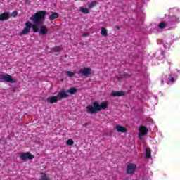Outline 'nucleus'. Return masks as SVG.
<instances>
[{"instance_id":"obj_20","label":"nucleus","mask_w":180,"mask_h":180,"mask_svg":"<svg viewBox=\"0 0 180 180\" xmlns=\"http://www.w3.org/2000/svg\"><path fill=\"white\" fill-rule=\"evenodd\" d=\"M158 27L162 30L164 29L165 27H167V23H165V21H162L159 23V25Z\"/></svg>"},{"instance_id":"obj_11","label":"nucleus","mask_w":180,"mask_h":180,"mask_svg":"<svg viewBox=\"0 0 180 180\" xmlns=\"http://www.w3.org/2000/svg\"><path fill=\"white\" fill-rule=\"evenodd\" d=\"M39 33L41 34V36H46L49 33V29H47V27L44 25H41Z\"/></svg>"},{"instance_id":"obj_8","label":"nucleus","mask_w":180,"mask_h":180,"mask_svg":"<svg viewBox=\"0 0 180 180\" xmlns=\"http://www.w3.org/2000/svg\"><path fill=\"white\" fill-rule=\"evenodd\" d=\"M179 22H180V17H178L176 15H172L171 17H169L167 25L169 26H172V25H174V23H179Z\"/></svg>"},{"instance_id":"obj_22","label":"nucleus","mask_w":180,"mask_h":180,"mask_svg":"<svg viewBox=\"0 0 180 180\" xmlns=\"http://www.w3.org/2000/svg\"><path fill=\"white\" fill-rule=\"evenodd\" d=\"M131 75H129L128 73H124L123 75H121L120 78H131Z\"/></svg>"},{"instance_id":"obj_12","label":"nucleus","mask_w":180,"mask_h":180,"mask_svg":"<svg viewBox=\"0 0 180 180\" xmlns=\"http://www.w3.org/2000/svg\"><path fill=\"white\" fill-rule=\"evenodd\" d=\"M9 20V13L4 12L2 14H0V22H4V20Z\"/></svg>"},{"instance_id":"obj_9","label":"nucleus","mask_w":180,"mask_h":180,"mask_svg":"<svg viewBox=\"0 0 180 180\" xmlns=\"http://www.w3.org/2000/svg\"><path fill=\"white\" fill-rule=\"evenodd\" d=\"M147 133H148V129H147L146 126H141L139 127V134H138L140 140H141V137H143V136H146Z\"/></svg>"},{"instance_id":"obj_24","label":"nucleus","mask_w":180,"mask_h":180,"mask_svg":"<svg viewBox=\"0 0 180 180\" xmlns=\"http://www.w3.org/2000/svg\"><path fill=\"white\" fill-rule=\"evenodd\" d=\"M66 144L67 146H72L74 144V141L70 139L67 141Z\"/></svg>"},{"instance_id":"obj_18","label":"nucleus","mask_w":180,"mask_h":180,"mask_svg":"<svg viewBox=\"0 0 180 180\" xmlns=\"http://www.w3.org/2000/svg\"><path fill=\"white\" fill-rule=\"evenodd\" d=\"M101 34L104 37H108V30H106V28H105V27H102V28H101Z\"/></svg>"},{"instance_id":"obj_1","label":"nucleus","mask_w":180,"mask_h":180,"mask_svg":"<svg viewBox=\"0 0 180 180\" xmlns=\"http://www.w3.org/2000/svg\"><path fill=\"white\" fill-rule=\"evenodd\" d=\"M46 11H39L32 15L30 19L34 25H32V22L30 21H27L25 22V27L19 34L20 36H25V34H27V33L30 32V29H32V32H34V33H37V32H39V27H37V26L44 25V19H46Z\"/></svg>"},{"instance_id":"obj_5","label":"nucleus","mask_w":180,"mask_h":180,"mask_svg":"<svg viewBox=\"0 0 180 180\" xmlns=\"http://www.w3.org/2000/svg\"><path fill=\"white\" fill-rule=\"evenodd\" d=\"M0 79L6 81V82H10V84H15L16 80H14L12 76L10 75H0Z\"/></svg>"},{"instance_id":"obj_13","label":"nucleus","mask_w":180,"mask_h":180,"mask_svg":"<svg viewBox=\"0 0 180 180\" xmlns=\"http://www.w3.org/2000/svg\"><path fill=\"white\" fill-rule=\"evenodd\" d=\"M126 95V93L123 91H114L111 93V96H124Z\"/></svg>"},{"instance_id":"obj_28","label":"nucleus","mask_w":180,"mask_h":180,"mask_svg":"<svg viewBox=\"0 0 180 180\" xmlns=\"http://www.w3.org/2000/svg\"><path fill=\"white\" fill-rule=\"evenodd\" d=\"M13 16L14 18H16V16H18V13H16V12H13Z\"/></svg>"},{"instance_id":"obj_4","label":"nucleus","mask_w":180,"mask_h":180,"mask_svg":"<svg viewBox=\"0 0 180 180\" xmlns=\"http://www.w3.org/2000/svg\"><path fill=\"white\" fill-rule=\"evenodd\" d=\"M78 74H80L82 77H88L92 74V69L88 67L82 68L79 69Z\"/></svg>"},{"instance_id":"obj_16","label":"nucleus","mask_w":180,"mask_h":180,"mask_svg":"<svg viewBox=\"0 0 180 180\" xmlns=\"http://www.w3.org/2000/svg\"><path fill=\"white\" fill-rule=\"evenodd\" d=\"M41 180H50V177L46 173H41Z\"/></svg>"},{"instance_id":"obj_7","label":"nucleus","mask_w":180,"mask_h":180,"mask_svg":"<svg viewBox=\"0 0 180 180\" xmlns=\"http://www.w3.org/2000/svg\"><path fill=\"white\" fill-rule=\"evenodd\" d=\"M20 160L22 161H26V160H33L34 158V155H33L30 152H27V153H22L20 155Z\"/></svg>"},{"instance_id":"obj_29","label":"nucleus","mask_w":180,"mask_h":180,"mask_svg":"<svg viewBox=\"0 0 180 180\" xmlns=\"http://www.w3.org/2000/svg\"><path fill=\"white\" fill-rule=\"evenodd\" d=\"M115 29H117V30H120V26L116 25Z\"/></svg>"},{"instance_id":"obj_2","label":"nucleus","mask_w":180,"mask_h":180,"mask_svg":"<svg viewBox=\"0 0 180 180\" xmlns=\"http://www.w3.org/2000/svg\"><path fill=\"white\" fill-rule=\"evenodd\" d=\"M108 108V103L107 102H101L100 104L99 103L94 101L93 102L92 105H89L86 107V111L87 113L90 115H95L98 113V112H101V110H104Z\"/></svg>"},{"instance_id":"obj_21","label":"nucleus","mask_w":180,"mask_h":180,"mask_svg":"<svg viewBox=\"0 0 180 180\" xmlns=\"http://www.w3.org/2000/svg\"><path fill=\"white\" fill-rule=\"evenodd\" d=\"M52 50L54 51V53H60L63 49L60 46H55L52 49Z\"/></svg>"},{"instance_id":"obj_10","label":"nucleus","mask_w":180,"mask_h":180,"mask_svg":"<svg viewBox=\"0 0 180 180\" xmlns=\"http://www.w3.org/2000/svg\"><path fill=\"white\" fill-rule=\"evenodd\" d=\"M46 101L51 104L57 103L58 102V96H53L51 97H48L46 98Z\"/></svg>"},{"instance_id":"obj_14","label":"nucleus","mask_w":180,"mask_h":180,"mask_svg":"<svg viewBox=\"0 0 180 180\" xmlns=\"http://www.w3.org/2000/svg\"><path fill=\"white\" fill-rule=\"evenodd\" d=\"M115 129L118 133H126L127 131V129L121 125L115 126Z\"/></svg>"},{"instance_id":"obj_19","label":"nucleus","mask_w":180,"mask_h":180,"mask_svg":"<svg viewBox=\"0 0 180 180\" xmlns=\"http://www.w3.org/2000/svg\"><path fill=\"white\" fill-rule=\"evenodd\" d=\"M146 158H151V150L150 149L146 148Z\"/></svg>"},{"instance_id":"obj_15","label":"nucleus","mask_w":180,"mask_h":180,"mask_svg":"<svg viewBox=\"0 0 180 180\" xmlns=\"http://www.w3.org/2000/svg\"><path fill=\"white\" fill-rule=\"evenodd\" d=\"M60 16L58 15V13L56 12H52V13L49 15L50 20H54V19H57Z\"/></svg>"},{"instance_id":"obj_23","label":"nucleus","mask_w":180,"mask_h":180,"mask_svg":"<svg viewBox=\"0 0 180 180\" xmlns=\"http://www.w3.org/2000/svg\"><path fill=\"white\" fill-rule=\"evenodd\" d=\"M80 11L82 13H89V10H88V8H80Z\"/></svg>"},{"instance_id":"obj_27","label":"nucleus","mask_w":180,"mask_h":180,"mask_svg":"<svg viewBox=\"0 0 180 180\" xmlns=\"http://www.w3.org/2000/svg\"><path fill=\"white\" fill-rule=\"evenodd\" d=\"M169 81L170 82H175V78L172 77L170 79H169Z\"/></svg>"},{"instance_id":"obj_17","label":"nucleus","mask_w":180,"mask_h":180,"mask_svg":"<svg viewBox=\"0 0 180 180\" xmlns=\"http://www.w3.org/2000/svg\"><path fill=\"white\" fill-rule=\"evenodd\" d=\"M98 5V1H91V3L88 4V7L90 8V9H92V8H95V6Z\"/></svg>"},{"instance_id":"obj_6","label":"nucleus","mask_w":180,"mask_h":180,"mask_svg":"<svg viewBox=\"0 0 180 180\" xmlns=\"http://www.w3.org/2000/svg\"><path fill=\"white\" fill-rule=\"evenodd\" d=\"M137 169V165L134 163H129L127 167V174L130 175L131 174H134L136 170Z\"/></svg>"},{"instance_id":"obj_3","label":"nucleus","mask_w":180,"mask_h":180,"mask_svg":"<svg viewBox=\"0 0 180 180\" xmlns=\"http://www.w3.org/2000/svg\"><path fill=\"white\" fill-rule=\"evenodd\" d=\"M75 94H77V89L72 87L66 91H60L58 94V98H60V99H65V98H68L70 95H75Z\"/></svg>"},{"instance_id":"obj_25","label":"nucleus","mask_w":180,"mask_h":180,"mask_svg":"<svg viewBox=\"0 0 180 180\" xmlns=\"http://www.w3.org/2000/svg\"><path fill=\"white\" fill-rule=\"evenodd\" d=\"M66 73H67V75H68V77H70V78H72V77H74V72H73L67 71Z\"/></svg>"},{"instance_id":"obj_26","label":"nucleus","mask_w":180,"mask_h":180,"mask_svg":"<svg viewBox=\"0 0 180 180\" xmlns=\"http://www.w3.org/2000/svg\"><path fill=\"white\" fill-rule=\"evenodd\" d=\"M82 36H83V37H87V36H89V33L84 32V33H83Z\"/></svg>"}]
</instances>
